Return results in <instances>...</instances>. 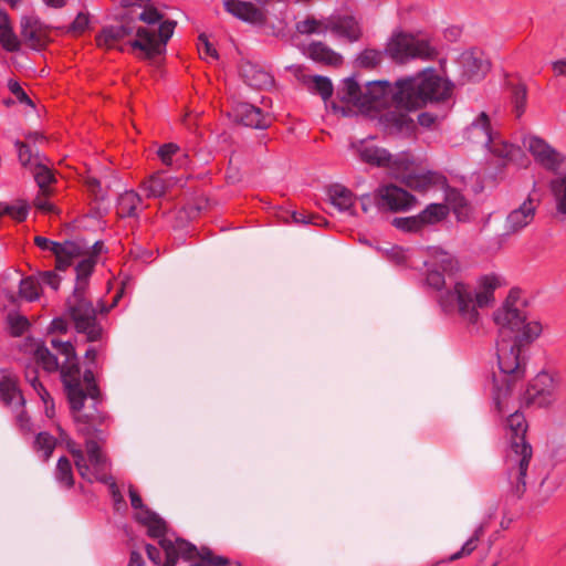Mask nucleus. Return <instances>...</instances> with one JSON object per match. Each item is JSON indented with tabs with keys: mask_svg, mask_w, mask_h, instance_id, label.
<instances>
[{
	"mask_svg": "<svg viewBox=\"0 0 566 566\" xmlns=\"http://www.w3.org/2000/svg\"><path fill=\"white\" fill-rule=\"evenodd\" d=\"M148 558L156 565H159L160 554L157 547L153 545L146 546Z\"/></svg>",
	"mask_w": 566,
	"mask_h": 566,
	"instance_id": "obj_62",
	"label": "nucleus"
},
{
	"mask_svg": "<svg viewBox=\"0 0 566 566\" xmlns=\"http://www.w3.org/2000/svg\"><path fill=\"white\" fill-rule=\"evenodd\" d=\"M4 211L14 220L23 221L28 216V205L23 202L14 206L7 205L4 206Z\"/></svg>",
	"mask_w": 566,
	"mask_h": 566,
	"instance_id": "obj_56",
	"label": "nucleus"
},
{
	"mask_svg": "<svg viewBox=\"0 0 566 566\" xmlns=\"http://www.w3.org/2000/svg\"><path fill=\"white\" fill-rule=\"evenodd\" d=\"M67 313L77 332L86 334L88 340H96L99 337L101 327L96 323V311L84 297V293H73L69 297Z\"/></svg>",
	"mask_w": 566,
	"mask_h": 566,
	"instance_id": "obj_14",
	"label": "nucleus"
},
{
	"mask_svg": "<svg viewBox=\"0 0 566 566\" xmlns=\"http://www.w3.org/2000/svg\"><path fill=\"white\" fill-rule=\"evenodd\" d=\"M48 159L44 156H36L34 158V168L30 171L39 186V189L45 195L50 193L49 186L55 181L52 170L46 164Z\"/></svg>",
	"mask_w": 566,
	"mask_h": 566,
	"instance_id": "obj_33",
	"label": "nucleus"
},
{
	"mask_svg": "<svg viewBox=\"0 0 566 566\" xmlns=\"http://www.w3.org/2000/svg\"><path fill=\"white\" fill-rule=\"evenodd\" d=\"M483 532H484V525L481 524L479 527H476V530L474 531V534L463 544L461 549L450 556V560H455L461 557L470 555L476 548V543L479 542Z\"/></svg>",
	"mask_w": 566,
	"mask_h": 566,
	"instance_id": "obj_46",
	"label": "nucleus"
},
{
	"mask_svg": "<svg viewBox=\"0 0 566 566\" xmlns=\"http://www.w3.org/2000/svg\"><path fill=\"white\" fill-rule=\"evenodd\" d=\"M401 160L402 164L400 165L399 175L395 177L401 178L409 188L417 191H429L433 188H444L446 179L440 174L432 171L407 174L410 164L409 156L403 154Z\"/></svg>",
	"mask_w": 566,
	"mask_h": 566,
	"instance_id": "obj_19",
	"label": "nucleus"
},
{
	"mask_svg": "<svg viewBox=\"0 0 566 566\" xmlns=\"http://www.w3.org/2000/svg\"><path fill=\"white\" fill-rule=\"evenodd\" d=\"M94 264L95 260L92 256L85 258L76 264V284L73 293H84L87 277L91 275Z\"/></svg>",
	"mask_w": 566,
	"mask_h": 566,
	"instance_id": "obj_41",
	"label": "nucleus"
},
{
	"mask_svg": "<svg viewBox=\"0 0 566 566\" xmlns=\"http://www.w3.org/2000/svg\"><path fill=\"white\" fill-rule=\"evenodd\" d=\"M523 145L533 155L534 159L546 169L556 170L564 160L558 151L537 136L524 137Z\"/></svg>",
	"mask_w": 566,
	"mask_h": 566,
	"instance_id": "obj_22",
	"label": "nucleus"
},
{
	"mask_svg": "<svg viewBox=\"0 0 566 566\" xmlns=\"http://www.w3.org/2000/svg\"><path fill=\"white\" fill-rule=\"evenodd\" d=\"M181 184V180L165 176L163 172H155L140 184V189L147 198H160L169 192L170 189Z\"/></svg>",
	"mask_w": 566,
	"mask_h": 566,
	"instance_id": "obj_31",
	"label": "nucleus"
},
{
	"mask_svg": "<svg viewBox=\"0 0 566 566\" xmlns=\"http://www.w3.org/2000/svg\"><path fill=\"white\" fill-rule=\"evenodd\" d=\"M90 19L85 13H78L70 27V31L74 34H81L88 27Z\"/></svg>",
	"mask_w": 566,
	"mask_h": 566,
	"instance_id": "obj_59",
	"label": "nucleus"
},
{
	"mask_svg": "<svg viewBox=\"0 0 566 566\" xmlns=\"http://www.w3.org/2000/svg\"><path fill=\"white\" fill-rule=\"evenodd\" d=\"M55 479L59 483L71 488L74 483L73 474H72V465L67 458L62 457L57 461Z\"/></svg>",
	"mask_w": 566,
	"mask_h": 566,
	"instance_id": "obj_43",
	"label": "nucleus"
},
{
	"mask_svg": "<svg viewBox=\"0 0 566 566\" xmlns=\"http://www.w3.org/2000/svg\"><path fill=\"white\" fill-rule=\"evenodd\" d=\"M51 344L56 352L64 357L60 366L57 358L43 345H36L34 357L42 368L49 373L61 368L62 379L67 392V397L73 411L74 421L78 431L84 436L91 433L97 416L95 413L86 415L82 411L86 397L96 400L99 392L91 370H86L83 378L80 376V368L73 345L70 342L52 339Z\"/></svg>",
	"mask_w": 566,
	"mask_h": 566,
	"instance_id": "obj_4",
	"label": "nucleus"
},
{
	"mask_svg": "<svg viewBox=\"0 0 566 566\" xmlns=\"http://www.w3.org/2000/svg\"><path fill=\"white\" fill-rule=\"evenodd\" d=\"M129 497L132 506L136 511V520L147 527L149 536L160 539L165 537V522L156 513L144 506L140 496L133 489H129Z\"/></svg>",
	"mask_w": 566,
	"mask_h": 566,
	"instance_id": "obj_26",
	"label": "nucleus"
},
{
	"mask_svg": "<svg viewBox=\"0 0 566 566\" xmlns=\"http://www.w3.org/2000/svg\"><path fill=\"white\" fill-rule=\"evenodd\" d=\"M381 60V52L374 49H367L363 51L357 57L358 64L364 67H374L378 65Z\"/></svg>",
	"mask_w": 566,
	"mask_h": 566,
	"instance_id": "obj_49",
	"label": "nucleus"
},
{
	"mask_svg": "<svg viewBox=\"0 0 566 566\" xmlns=\"http://www.w3.org/2000/svg\"><path fill=\"white\" fill-rule=\"evenodd\" d=\"M457 64L463 83L480 81L490 70V62L485 57L484 53L479 49H469L463 51L458 56Z\"/></svg>",
	"mask_w": 566,
	"mask_h": 566,
	"instance_id": "obj_18",
	"label": "nucleus"
},
{
	"mask_svg": "<svg viewBox=\"0 0 566 566\" xmlns=\"http://www.w3.org/2000/svg\"><path fill=\"white\" fill-rule=\"evenodd\" d=\"M448 216V207L443 203H431L418 217L422 227L433 226Z\"/></svg>",
	"mask_w": 566,
	"mask_h": 566,
	"instance_id": "obj_40",
	"label": "nucleus"
},
{
	"mask_svg": "<svg viewBox=\"0 0 566 566\" xmlns=\"http://www.w3.org/2000/svg\"><path fill=\"white\" fill-rule=\"evenodd\" d=\"M394 226L398 229L409 232L420 231L423 227L419 220L418 214L407 218H395Z\"/></svg>",
	"mask_w": 566,
	"mask_h": 566,
	"instance_id": "obj_51",
	"label": "nucleus"
},
{
	"mask_svg": "<svg viewBox=\"0 0 566 566\" xmlns=\"http://www.w3.org/2000/svg\"><path fill=\"white\" fill-rule=\"evenodd\" d=\"M87 458L75 442L69 440L67 449L73 455L76 469L80 475L88 482L99 481L108 485L115 504L123 503V496L114 482L113 478L107 474V459L101 451L96 441L87 439L86 442Z\"/></svg>",
	"mask_w": 566,
	"mask_h": 566,
	"instance_id": "obj_9",
	"label": "nucleus"
},
{
	"mask_svg": "<svg viewBox=\"0 0 566 566\" xmlns=\"http://www.w3.org/2000/svg\"><path fill=\"white\" fill-rule=\"evenodd\" d=\"M142 199L139 195L133 190L125 191L118 198L117 213L122 218L137 216V209Z\"/></svg>",
	"mask_w": 566,
	"mask_h": 566,
	"instance_id": "obj_38",
	"label": "nucleus"
},
{
	"mask_svg": "<svg viewBox=\"0 0 566 566\" xmlns=\"http://www.w3.org/2000/svg\"><path fill=\"white\" fill-rule=\"evenodd\" d=\"M127 566H144V559L142 555L137 552H132Z\"/></svg>",
	"mask_w": 566,
	"mask_h": 566,
	"instance_id": "obj_64",
	"label": "nucleus"
},
{
	"mask_svg": "<svg viewBox=\"0 0 566 566\" xmlns=\"http://www.w3.org/2000/svg\"><path fill=\"white\" fill-rule=\"evenodd\" d=\"M426 283L438 291L437 302L444 314H458L470 333H478L483 317L480 308L493 306L495 291L506 284L505 279L494 272L480 275L474 285L455 281L446 285V276L451 277L460 271L458 259L450 252L431 247L423 261Z\"/></svg>",
	"mask_w": 566,
	"mask_h": 566,
	"instance_id": "obj_1",
	"label": "nucleus"
},
{
	"mask_svg": "<svg viewBox=\"0 0 566 566\" xmlns=\"http://www.w3.org/2000/svg\"><path fill=\"white\" fill-rule=\"evenodd\" d=\"M397 85L400 103L409 115L428 104L446 103L453 94V84L431 69L399 78Z\"/></svg>",
	"mask_w": 566,
	"mask_h": 566,
	"instance_id": "obj_5",
	"label": "nucleus"
},
{
	"mask_svg": "<svg viewBox=\"0 0 566 566\" xmlns=\"http://www.w3.org/2000/svg\"><path fill=\"white\" fill-rule=\"evenodd\" d=\"M307 55L316 62L327 65H338L342 63V55L331 50L322 42H315L308 45Z\"/></svg>",
	"mask_w": 566,
	"mask_h": 566,
	"instance_id": "obj_35",
	"label": "nucleus"
},
{
	"mask_svg": "<svg viewBox=\"0 0 566 566\" xmlns=\"http://www.w3.org/2000/svg\"><path fill=\"white\" fill-rule=\"evenodd\" d=\"M560 485L558 478L547 476L541 484L539 494L542 499L547 500Z\"/></svg>",
	"mask_w": 566,
	"mask_h": 566,
	"instance_id": "obj_55",
	"label": "nucleus"
},
{
	"mask_svg": "<svg viewBox=\"0 0 566 566\" xmlns=\"http://www.w3.org/2000/svg\"><path fill=\"white\" fill-rule=\"evenodd\" d=\"M511 434V450L507 454L509 481L512 491L521 496L526 488L525 476L532 459V447L525 441L527 423L523 413L514 411L506 420Z\"/></svg>",
	"mask_w": 566,
	"mask_h": 566,
	"instance_id": "obj_8",
	"label": "nucleus"
},
{
	"mask_svg": "<svg viewBox=\"0 0 566 566\" xmlns=\"http://www.w3.org/2000/svg\"><path fill=\"white\" fill-rule=\"evenodd\" d=\"M21 35L32 49L40 50L48 42L45 28L34 15H25L21 19Z\"/></svg>",
	"mask_w": 566,
	"mask_h": 566,
	"instance_id": "obj_30",
	"label": "nucleus"
},
{
	"mask_svg": "<svg viewBox=\"0 0 566 566\" xmlns=\"http://www.w3.org/2000/svg\"><path fill=\"white\" fill-rule=\"evenodd\" d=\"M231 116L234 120L253 128H265L268 118L263 112L252 104L238 102L232 106Z\"/></svg>",
	"mask_w": 566,
	"mask_h": 566,
	"instance_id": "obj_29",
	"label": "nucleus"
},
{
	"mask_svg": "<svg viewBox=\"0 0 566 566\" xmlns=\"http://www.w3.org/2000/svg\"><path fill=\"white\" fill-rule=\"evenodd\" d=\"M198 52L201 59L213 61L218 60L217 50L212 46V44L208 41V38L203 34L199 36Z\"/></svg>",
	"mask_w": 566,
	"mask_h": 566,
	"instance_id": "obj_54",
	"label": "nucleus"
},
{
	"mask_svg": "<svg viewBox=\"0 0 566 566\" xmlns=\"http://www.w3.org/2000/svg\"><path fill=\"white\" fill-rule=\"evenodd\" d=\"M61 277L53 271H44L38 276H28L20 282V295L29 302H33L40 297L42 284L50 286L56 291L59 289Z\"/></svg>",
	"mask_w": 566,
	"mask_h": 566,
	"instance_id": "obj_28",
	"label": "nucleus"
},
{
	"mask_svg": "<svg viewBox=\"0 0 566 566\" xmlns=\"http://www.w3.org/2000/svg\"><path fill=\"white\" fill-rule=\"evenodd\" d=\"M553 71L556 75L566 76V59L553 62Z\"/></svg>",
	"mask_w": 566,
	"mask_h": 566,
	"instance_id": "obj_63",
	"label": "nucleus"
},
{
	"mask_svg": "<svg viewBox=\"0 0 566 566\" xmlns=\"http://www.w3.org/2000/svg\"><path fill=\"white\" fill-rule=\"evenodd\" d=\"M377 208L384 211H403L413 206L415 198L406 190L394 186H382L376 190Z\"/></svg>",
	"mask_w": 566,
	"mask_h": 566,
	"instance_id": "obj_20",
	"label": "nucleus"
},
{
	"mask_svg": "<svg viewBox=\"0 0 566 566\" xmlns=\"http://www.w3.org/2000/svg\"><path fill=\"white\" fill-rule=\"evenodd\" d=\"M331 203L339 211H350L354 206L353 192L342 185H333L328 189Z\"/></svg>",
	"mask_w": 566,
	"mask_h": 566,
	"instance_id": "obj_36",
	"label": "nucleus"
},
{
	"mask_svg": "<svg viewBox=\"0 0 566 566\" xmlns=\"http://www.w3.org/2000/svg\"><path fill=\"white\" fill-rule=\"evenodd\" d=\"M296 30L302 34L331 32L334 36L348 42L357 41L361 35L358 21L350 15H333L323 20L307 18L297 22Z\"/></svg>",
	"mask_w": 566,
	"mask_h": 566,
	"instance_id": "obj_12",
	"label": "nucleus"
},
{
	"mask_svg": "<svg viewBox=\"0 0 566 566\" xmlns=\"http://www.w3.org/2000/svg\"><path fill=\"white\" fill-rule=\"evenodd\" d=\"M176 22L164 19L158 10H138L119 14V23L105 27L96 35V44L105 50L130 51L142 59H153L166 51Z\"/></svg>",
	"mask_w": 566,
	"mask_h": 566,
	"instance_id": "obj_2",
	"label": "nucleus"
},
{
	"mask_svg": "<svg viewBox=\"0 0 566 566\" xmlns=\"http://www.w3.org/2000/svg\"><path fill=\"white\" fill-rule=\"evenodd\" d=\"M8 324L10 333L13 336L22 335L29 327V322L24 316L18 314H10L8 316Z\"/></svg>",
	"mask_w": 566,
	"mask_h": 566,
	"instance_id": "obj_53",
	"label": "nucleus"
},
{
	"mask_svg": "<svg viewBox=\"0 0 566 566\" xmlns=\"http://www.w3.org/2000/svg\"><path fill=\"white\" fill-rule=\"evenodd\" d=\"M551 190L557 212L566 216V172L557 175L551 181Z\"/></svg>",
	"mask_w": 566,
	"mask_h": 566,
	"instance_id": "obj_39",
	"label": "nucleus"
},
{
	"mask_svg": "<svg viewBox=\"0 0 566 566\" xmlns=\"http://www.w3.org/2000/svg\"><path fill=\"white\" fill-rule=\"evenodd\" d=\"M525 340L501 337L497 343L500 375L494 376L493 399L500 411L509 410L513 387L525 375L527 363Z\"/></svg>",
	"mask_w": 566,
	"mask_h": 566,
	"instance_id": "obj_6",
	"label": "nucleus"
},
{
	"mask_svg": "<svg viewBox=\"0 0 566 566\" xmlns=\"http://www.w3.org/2000/svg\"><path fill=\"white\" fill-rule=\"evenodd\" d=\"M159 544L166 554L163 566H177L179 563H188V566H241L239 563L230 564L224 557L211 558L209 552H199L196 546L181 539L165 536Z\"/></svg>",
	"mask_w": 566,
	"mask_h": 566,
	"instance_id": "obj_10",
	"label": "nucleus"
},
{
	"mask_svg": "<svg viewBox=\"0 0 566 566\" xmlns=\"http://www.w3.org/2000/svg\"><path fill=\"white\" fill-rule=\"evenodd\" d=\"M223 4L229 13L242 21L260 23L263 20L262 12L251 2L242 0H226Z\"/></svg>",
	"mask_w": 566,
	"mask_h": 566,
	"instance_id": "obj_32",
	"label": "nucleus"
},
{
	"mask_svg": "<svg viewBox=\"0 0 566 566\" xmlns=\"http://www.w3.org/2000/svg\"><path fill=\"white\" fill-rule=\"evenodd\" d=\"M55 443L56 441L54 437L46 432H40L36 436L34 446L38 452H42L43 459L48 460L55 448Z\"/></svg>",
	"mask_w": 566,
	"mask_h": 566,
	"instance_id": "obj_45",
	"label": "nucleus"
},
{
	"mask_svg": "<svg viewBox=\"0 0 566 566\" xmlns=\"http://www.w3.org/2000/svg\"><path fill=\"white\" fill-rule=\"evenodd\" d=\"M50 193H43L41 190L39 191V195L34 199V206L36 209L43 211V212H53L54 206L48 200V196Z\"/></svg>",
	"mask_w": 566,
	"mask_h": 566,
	"instance_id": "obj_60",
	"label": "nucleus"
},
{
	"mask_svg": "<svg viewBox=\"0 0 566 566\" xmlns=\"http://www.w3.org/2000/svg\"><path fill=\"white\" fill-rule=\"evenodd\" d=\"M310 88L311 91L319 94L324 101H327L333 94L332 82L327 77L321 75L311 77Z\"/></svg>",
	"mask_w": 566,
	"mask_h": 566,
	"instance_id": "obj_44",
	"label": "nucleus"
},
{
	"mask_svg": "<svg viewBox=\"0 0 566 566\" xmlns=\"http://www.w3.org/2000/svg\"><path fill=\"white\" fill-rule=\"evenodd\" d=\"M124 14H132L138 10H157L148 4L149 0H118Z\"/></svg>",
	"mask_w": 566,
	"mask_h": 566,
	"instance_id": "obj_52",
	"label": "nucleus"
},
{
	"mask_svg": "<svg viewBox=\"0 0 566 566\" xmlns=\"http://www.w3.org/2000/svg\"><path fill=\"white\" fill-rule=\"evenodd\" d=\"M523 145L533 155L534 159L546 169L556 170L564 160L558 151L537 136L524 137Z\"/></svg>",
	"mask_w": 566,
	"mask_h": 566,
	"instance_id": "obj_24",
	"label": "nucleus"
},
{
	"mask_svg": "<svg viewBox=\"0 0 566 566\" xmlns=\"http://www.w3.org/2000/svg\"><path fill=\"white\" fill-rule=\"evenodd\" d=\"M446 206L452 209L458 218H461L462 209L467 206L464 197L454 189H448L446 191Z\"/></svg>",
	"mask_w": 566,
	"mask_h": 566,
	"instance_id": "obj_47",
	"label": "nucleus"
},
{
	"mask_svg": "<svg viewBox=\"0 0 566 566\" xmlns=\"http://www.w3.org/2000/svg\"><path fill=\"white\" fill-rule=\"evenodd\" d=\"M493 322L501 337L531 343L543 332L539 321L527 316L525 301L518 289H511L505 300L493 312Z\"/></svg>",
	"mask_w": 566,
	"mask_h": 566,
	"instance_id": "obj_7",
	"label": "nucleus"
},
{
	"mask_svg": "<svg viewBox=\"0 0 566 566\" xmlns=\"http://www.w3.org/2000/svg\"><path fill=\"white\" fill-rule=\"evenodd\" d=\"M438 119L437 115H433L429 112H424L419 114L418 122L423 127H431Z\"/></svg>",
	"mask_w": 566,
	"mask_h": 566,
	"instance_id": "obj_61",
	"label": "nucleus"
},
{
	"mask_svg": "<svg viewBox=\"0 0 566 566\" xmlns=\"http://www.w3.org/2000/svg\"><path fill=\"white\" fill-rule=\"evenodd\" d=\"M15 147L18 150V156L21 165L28 168L29 170L34 168V158L40 155L38 153L34 154L27 144H23L21 142H17Z\"/></svg>",
	"mask_w": 566,
	"mask_h": 566,
	"instance_id": "obj_48",
	"label": "nucleus"
},
{
	"mask_svg": "<svg viewBox=\"0 0 566 566\" xmlns=\"http://www.w3.org/2000/svg\"><path fill=\"white\" fill-rule=\"evenodd\" d=\"M8 88L17 97V99L20 103L33 106L32 101L29 98L27 93L23 91V88L20 86V84L17 81L10 80L8 82Z\"/></svg>",
	"mask_w": 566,
	"mask_h": 566,
	"instance_id": "obj_57",
	"label": "nucleus"
},
{
	"mask_svg": "<svg viewBox=\"0 0 566 566\" xmlns=\"http://www.w3.org/2000/svg\"><path fill=\"white\" fill-rule=\"evenodd\" d=\"M558 385L556 373L542 370L530 381L523 398L527 405L548 407L555 401Z\"/></svg>",
	"mask_w": 566,
	"mask_h": 566,
	"instance_id": "obj_15",
	"label": "nucleus"
},
{
	"mask_svg": "<svg viewBox=\"0 0 566 566\" xmlns=\"http://www.w3.org/2000/svg\"><path fill=\"white\" fill-rule=\"evenodd\" d=\"M399 91L397 81L378 80L360 85L354 77H348L343 81L337 94L361 114L377 119L386 130L407 133L415 124L400 103Z\"/></svg>",
	"mask_w": 566,
	"mask_h": 566,
	"instance_id": "obj_3",
	"label": "nucleus"
},
{
	"mask_svg": "<svg viewBox=\"0 0 566 566\" xmlns=\"http://www.w3.org/2000/svg\"><path fill=\"white\" fill-rule=\"evenodd\" d=\"M179 150V147L176 144L169 143L163 145L157 154L163 164L170 165L171 164V157Z\"/></svg>",
	"mask_w": 566,
	"mask_h": 566,
	"instance_id": "obj_58",
	"label": "nucleus"
},
{
	"mask_svg": "<svg viewBox=\"0 0 566 566\" xmlns=\"http://www.w3.org/2000/svg\"><path fill=\"white\" fill-rule=\"evenodd\" d=\"M27 380L30 382L34 391L38 394L40 399L44 405V411L48 418H53L55 416V406L53 399L50 394L43 387V385L38 380L36 373L34 370L27 371Z\"/></svg>",
	"mask_w": 566,
	"mask_h": 566,
	"instance_id": "obj_37",
	"label": "nucleus"
},
{
	"mask_svg": "<svg viewBox=\"0 0 566 566\" xmlns=\"http://www.w3.org/2000/svg\"><path fill=\"white\" fill-rule=\"evenodd\" d=\"M388 55L398 62L409 59H431L436 55L434 46L427 39L418 38L409 33H395L386 49Z\"/></svg>",
	"mask_w": 566,
	"mask_h": 566,
	"instance_id": "obj_13",
	"label": "nucleus"
},
{
	"mask_svg": "<svg viewBox=\"0 0 566 566\" xmlns=\"http://www.w3.org/2000/svg\"><path fill=\"white\" fill-rule=\"evenodd\" d=\"M512 103L516 117L522 116L526 106V88L523 85L514 87Z\"/></svg>",
	"mask_w": 566,
	"mask_h": 566,
	"instance_id": "obj_50",
	"label": "nucleus"
},
{
	"mask_svg": "<svg viewBox=\"0 0 566 566\" xmlns=\"http://www.w3.org/2000/svg\"><path fill=\"white\" fill-rule=\"evenodd\" d=\"M0 398L15 412L17 421L24 431H30V420L23 411L24 398L18 388L17 377L3 371L0 377Z\"/></svg>",
	"mask_w": 566,
	"mask_h": 566,
	"instance_id": "obj_17",
	"label": "nucleus"
},
{
	"mask_svg": "<svg viewBox=\"0 0 566 566\" xmlns=\"http://www.w3.org/2000/svg\"><path fill=\"white\" fill-rule=\"evenodd\" d=\"M34 241L39 248L50 250L55 254L56 269L60 271H64L72 264L74 258L81 255V247L75 242L59 243L44 237H36Z\"/></svg>",
	"mask_w": 566,
	"mask_h": 566,
	"instance_id": "obj_27",
	"label": "nucleus"
},
{
	"mask_svg": "<svg viewBox=\"0 0 566 566\" xmlns=\"http://www.w3.org/2000/svg\"><path fill=\"white\" fill-rule=\"evenodd\" d=\"M350 148L361 161L377 167H386L392 176L399 175L403 154L394 157L386 149L377 147L368 139L353 142Z\"/></svg>",
	"mask_w": 566,
	"mask_h": 566,
	"instance_id": "obj_16",
	"label": "nucleus"
},
{
	"mask_svg": "<svg viewBox=\"0 0 566 566\" xmlns=\"http://www.w3.org/2000/svg\"><path fill=\"white\" fill-rule=\"evenodd\" d=\"M523 145L533 155L534 159L546 169L556 170L564 160L558 151L537 136L524 137Z\"/></svg>",
	"mask_w": 566,
	"mask_h": 566,
	"instance_id": "obj_25",
	"label": "nucleus"
},
{
	"mask_svg": "<svg viewBox=\"0 0 566 566\" xmlns=\"http://www.w3.org/2000/svg\"><path fill=\"white\" fill-rule=\"evenodd\" d=\"M0 45L8 52H15L20 49V40L13 31L9 15L0 11Z\"/></svg>",
	"mask_w": 566,
	"mask_h": 566,
	"instance_id": "obj_34",
	"label": "nucleus"
},
{
	"mask_svg": "<svg viewBox=\"0 0 566 566\" xmlns=\"http://www.w3.org/2000/svg\"><path fill=\"white\" fill-rule=\"evenodd\" d=\"M465 138L475 145L484 146L494 156L507 161L514 160L521 150L518 147L505 142L490 125L489 116L482 112L464 132Z\"/></svg>",
	"mask_w": 566,
	"mask_h": 566,
	"instance_id": "obj_11",
	"label": "nucleus"
},
{
	"mask_svg": "<svg viewBox=\"0 0 566 566\" xmlns=\"http://www.w3.org/2000/svg\"><path fill=\"white\" fill-rule=\"evenodd\" d=\"M243 76L245 82L253 87H265L272 84V77L269 73L256 70L253 65H248L243 69Z\"/></svg>",
	"mask_w": 566,
	"mask_h": 566,
	"instance_id": "obj_42",
	"label": "nucleus"
},
{
	"mask_svg": "<svg viewBox=\"0 0 566 566\" xmlns=\"http://www.w3.org/2000/svg\"><path fill=\"white\" fill-rule=\"evenodd\" d=\"M539 200L528 196L518 207L514 208L504 222L506 234H516L528 227L534 218Z\"/></svg>",
	"mask_w": 566,
	"mask_h": 566,
	"instance_id": "obj_21",
	"label": "nucleus"
},
{
	"mask_svg": "<svg viewBox=\"0 0 566 566\" xmlns=\"http://www.w3.org/2000/svg\"><path fill=\"white\" fill-rule=\"evenodd\" d=\"M523 145L533 155L534 159L546 169L556 170L564 160L558 151L537 136L524 137Z\"/></svg>",
	"mask_w": 566,
	"mask_h": 566,
	"instance_id": "obj_23",
	"label": "nucleus"
}]
</instances>
